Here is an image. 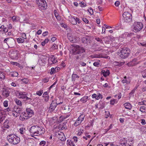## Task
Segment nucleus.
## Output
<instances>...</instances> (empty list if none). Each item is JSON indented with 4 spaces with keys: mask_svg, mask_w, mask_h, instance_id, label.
Masks as SVG:
<instances>
[{
    "mask_svg": "<svg viewBox=\"0 0 146 146\" xmlns=\"http://www.w3.org/2000/svg\"><path fill=\"white\" fill-rule=\"evenodd\" d=\"M7 138L9 143L14 145L18 144L20 141V138L14 134H11L8 135Z\"/></svg>",
    "mask_w": 146,
    "mask_h": 146,
    "instance_id": "1",
    "label": "nucleus"
},
{
    "mask_svg": "<svg viewBox=\"0 0 146 146\" xmlns=\"http://www.w3.org/2000/svg\"><path fill=\"white\" fill-rule=\"evenodd\" d=\"M130 49L127 48H122L119 53L120 57L124 59L127 58L130 54Z\"/></svg>",
    "mask_w": 146,
    "mask_h": 146,
    "instance_id": "2",
    "label": "nucleus"
},
{
    "mask_svg": "<svg viewBox=\"0 0 146 146\" xmlns=\"http://www.w3.org/2000/svg\"><path fill=\"white\" fill-rule=\"evenodd\" d=\"M76 32L69 33L67 34V36L68 39L72 43H76L78 42L80 39L78 37L75 36Z\"/></svg>",
    "mask_w": 146,
    "mask_h": 146,
    "instance_id": "3",
    "label": "nucleus"
},
{
    "mask_svg": "<svg viewBox=\"0 0 146 146\" xmlns=\"http://www.w3.org/2000/svg\"><path fill=\"white\" fill-rule=\"evenodd\" d=\"M36 1L40 10H44L47 7V4L45 0H36Z\"/></svg>",
    "mask_w": 146,
    "mask_h": 146,
    "instance_id": "4",
    "label": "nucleus"
},
{
    "mask_svg": "<svg viewBox=\"0 0 146 146\" xmlns=\"http://www.w3.org/2000/svg\"><path fill=\"white\" fill-rule=\"evenodd\" d=\"M143 25L142 23L140 22H136L133 25V31L137 32L140 31L142 29Z\"/></svg>",
    "mask_w": 146,
    "mask_h": 146,
    "instance_id": "5",
    "label": "nucleus"
},
{
    "mask_svg": "<svg viewBox=\"0 0 146 146\" xmlns=\"http://www.w3.org/2000/svg\"><path fill=\"white\" fill-rule=\"evenodd\" d=\"M123 20L125 22H129L132 20V16L128 12H125L123 14Z\"/></svg>",
    "mask_w": 146,
    "mask_h": 146,
    "instance_id": "6",
    "label": "nucleus"
},
{
    "mask_svg": "<svg viewBox=\"0 0 146 146\" xmlns=\"http://www.w3.org/2000/svg\"><path fill=\"white\" fill-rule=\"evenodd\" d=\"M12 114L13 116L17 117L19 116L20 113L21 112V108L19 107L15 106L13 108Z\"/></svg>",
    "mask_w": 146,
    "mask_h": 146,
    "instance_id": "7",
    "label": "nucleus"
},
{
    "mask_svg": "<svg viewBox=\"0 0 146 146\" xmlns=\"http://www.w3.org/2000/svg\"><path fill=\"white\" fill-rule=\"evenodd\" d=\"M73 51L75 54H79L83 53L85 52V50L83 48L77 45L75 47Z\"/></svg>",
    "mask_w": 146,
    "mask_h": 146,
    "instance_id": "8",
    "label": "nucleus"
},
{
    "mask_svg": "<svg viewBox=\"0 0 146 146\" xmlns=\"http://www.w3.org/2000/svg\"><path fill=\"white\" fill-rule=\"evenodd\" d=\"M29 131L35 136H38L37 126L34 125L31 127Z\"/></svg>",
    "mask_w": 146,
    "mask_h": 146,
    "instance_id": "9",
    "label": "nucleus"
},
{
    "mask_svg": "<svg viewBox=\"0 0 146 146\" xmlns=\"http://www.w3.org/2000/svg\"><path fill=\"white\" fill-rule=\"evenodd\" d=\"M1 91H2V95L5 98H7L9 96L10 92L7 88L4 87L2 88Z\"/></svg>",
    "mask_w": 146,
    "mask_h": 146,
    "instance_id": "10",
    "label": "nucleus"
},
{
    "mask_svg": "<svg viewBox=\"0 0 146 146\" xmlns=\"http://www.w3.org/2000/svg\"><path fill=\"white\" fill-rule=\"evenodd\" d=\"M48 62L50 64L56 63L57 62L56 58L54 55H51L49 57Z\"/></svg>",
    "mask_w": 146,
    "mask_h": 146,
    "instance_id": "11",
    "label": "nucleus"
},
{
    "mask_svg": "<svg viewBox=\"0 0 146 146\" xmlns=\"http://www.w3.org/2000/svg\"><path fill=\"white\" fill-rule=\"evenodd\" d=\"M27 96V94L25 92H20L19 95V96L20 98L26 99V100H31V99L30 98L28 97Z\"/></svg>",
    "mask_w": 146,
    "mask_h": 146,
    "instance_id": "12",
    "label": "nucleus"
},
{
    "mask_svg": "<svg viewBox=\"0 0 146 146\" xmlns=\"http://www.w3.org/2000/svg\"><path fill=\"white\" fill-rule=\"evenodd\" d=\"M90 37L88 36H86L83 37L82 38V43L84 44H88L90 42Z\"/></svg>",
    "mask_w": 146,
    "mask_h": 146,
    "instance_id": "13",
    "label": "nucleus"
},
{
    "mask_svg": "<svg viewBox=\"0 0 146 146\" xmlns=\"http://www.w3.org/2000/svg\"><path fill=\"white\" fill-rule=\"evenodd\" d=\"M127 138L121 139L119 141L118 146H127Z\"/></svg>",
    "mask_w": 146,
    "mask_h": 146,
    "instance_id": "14",
    "label": "nucleus"
},
{
    "mask_svg": "<svg viewBox=\"0 0 146 146\" xmlns=\"http://www.w3.org/2000/svg\"><path fill=\"white\" fill-rule=\"evenodd\" d=\"M38 136L44 134L45 132L44 128L42 127L37 126Z\"/></svg>",
    "mask_w": 146,
    "mask_h": 146,
    "instance_id": "15",
    "label": "nucleus"
},
{
    "mask_svg": "<svg viewBox=\"0 0 146 146\" xmlns=\"http://www.w3.org/2000/svg\"><path fill=\"white\" fill-rule=\"evenodd\" d=\"M57 136L58 138L62 141H64L66 140V137L64 133L61 132L60 131L58 132Z\"/></svg>",
    "mask_w": 146,
    "mask_h": 146,
    "instance_id": "16",
    "label": "nucleus"
},
{
    "mask_svg": "<svg viewBox=\"0 0 146 146\" xmlns=\"http://www.w3.org/2000/svg\"><path fill=\"white\" fill-rule=\"evenodd\" d=\"M131 81L130 77L125 76L124 77L123 79L122 80L121 82L123 84L125 83L126 84H130Z\"/></svg>",
    "mask_w": 146,
    "mask_h": 146,
    "instance_id": "17",
    "label": "nucleus"
},
{
    "mask_svg": "<svg viewBox=\"0 0 146 146\" xmlns=\"http://www.w3.org/2000/svg\"><path fill=\"white\" fill-rule=\"evenodd\" d=\"M57 106V103L55 101H52V103L50 104L49 109L51 111H54Z\"/></svg>",
    "mask_w": 146,
    "mask_h": 146,
    "instance_id": "18",
    "label": "nucleus"
},
{
    "mask_svg": "<svg viewBox=\"0 0 146 146\" xmlns=\"http://www.w3.org/2000/svg\"><path fill=\"white\" fill-rule=\"evenodd\" d=\"M29 118L27 113L25 112L21 114L20 116V119L21 120H24L27 119Z\"/></svg>",
    "mask_w": 146,
    "mask_h": 146,
    "instance_id": "19",
    "label": "nucleus"
},
{
    "mask_svg": "<svg viewBox=\"0 0 146 146\" xmlns=\"http://www.w3.org/2000/svg\"><path fill=\"white\" fill-rule=\"evenodd\" d=\"M26 111V113L29 118L31 117L34 114L33 111L30 108H27Z\"/></svg>",
    "mask_w": 146,
    "mask_h": 146,
    "instance_id": "20",
    "label": "nucleus"
},
{
    "mask_svg": "<svg viewBox=\"0 0 146 146\" xmlns=\"http://www.w3.org/2000/svg\"><path fill=\"white\" fill-rule=\"evenodd\" d=\"M60 68L59 67H57L55 68H52L51 69L50 74H54L56 72H58L60 70Z\"/></svg>",
    "mask_w": 146,
    "mask_h": 146,
    "instance_id": "21",
    "label": "nucleus"
},
{
    "mask_svg": "<svg viewBox=\"0 0 146 146\" xmlns=\"http://www.w3.org/2000/svg\"><path fill=\"white\" fill-rule=\"evenodd\" d=\"M127 146H133V139L131 137H129L127 139Z\"/></svg>",
    "mask_w": 146,
    "mask_h": 146,
    "instance_id": "22",
    "label": "nucleus"
},
{
    "mask_svg": "<svg viewBox=\"0 0 146 146\" xmlns=\"http://www.w3.org/2000/svg\"><path fill=\"white\" fill-rule=\"evenodd\" d=\"M101 72L103 75L105 77H106L108 76L110 73L109 70L106 69L102 70Z\"/></svg>",
    "mask_w": 146,
    "mask_h": 146,
    "instance_id": "23",
    "label": "nucleus"
},
{
    "mask_svg": "<svg viewBox=\"0 0 146 146\" xmlns=\"http://www.w3.org/2000/svg\"><path fill=\"white\" fill-rule=\"evenodd\" d=\"M9 54H11V56H13L14 58L16 57L17 56V52L16 50L14 51L13 50H11L9 52Z\"/></svg>",
    "mask_w": 146,
    "mask_h": 146,
    "instance_id": "24",
    "label": "nucleus"
},
{
    "mask_svg": "<svg viewBox=\"0 0 146 146\" xmlns=\"http://www.w3.org/2000/svg\"><path fill=\"white\" fill-rule=\"evenodd\" d=\"M9 122V121L8 119H7L5 120V122L3 123V127L4 128L8 129L9 128V126L8 124Z\"/></svg>",
    "mask_w": 146,
    "mask_h": 146,
    "instance_id": "25",
    "label": "nucleus"
},
{
    "mask_svg": "<svg viewBox=\"0 0 146 146\" xmlns=\"http://www.w3.org/2000/svg\"><path fill=\"white\" fill-rule=\"evenodd\" d=\"M123 105L126 109H131L132 108V106L130 103H125Z\"/></svg>",
    "mask_w": 146,
    "mask_h": 146,
    "instance_id": "26",
    "label": "nucleus"
},
{
    "mask_svg": "<svg viewBox=\"0 0 146 146\" xmlns=\"http://www.w3.org/2000/svg\"><path fill=\"white\" fill-rule=\"evenodd\" d=\"M70 21L71 23L73 25H76V18L71 17L70 19Z\"/></svg>",
    "mask_w": 146,
    "mask_h": 146,
    "instance_id": "27",
    "label": "nucleus"
},
{
    "mask_svg": "<svg viewBox=\"0 0 146 146\" xmlns=\"http://www.w3.org/2000/svg\"><path fill=\"white\" fill-rule=\"evenodd\" d=\"M78 78H79V77L76 74L73 73L72 75V80L74 82L75 81L76 79Z\"/></svg>",
    "mask_w": 146,
    "mask_h": 146,
    "instance_id": "28",
    "label": "nucleus"
},
{
    "mask_svg": "<svg viewBox=\"0 0 146 146\" xmlns=\"http://www.w3.org/2000/svg\"><path fill=\"white\" fill-rule=\"evenodd\" d=\"M82 121L78 119L74 123V125L76 127L79 125L81 123Z\"/></svg>",
    "mask_w": 146,
    "mask_h": 146,
    "instance_id": "29",
    "label": "nucleus"
},
{
    "mask_svg": "<svg viewBox=\"0 0 146 146\" xmlns=\"http://www.w3.org/2000/svg\"><path fill=\"white\" fill-rule=\"evenodd\" d=\"M140 111L142 112L146 113V107L144 106H141L140 107Z\"/></svg>",
    "mask_w": 146,
    "mask_h": 146,
    "instance_id": "30",
    "label": "nucleus"
},
{
    "mask_svg": "<svg viewBox=\"0 0 146 146\" xmlns=\"http://www.w3.org/2000/svg\"><path fill=\"white\" fill-rule=\"evenodd\" d=\"M88 98V96H84L80 99V101L84 102H86L87 101Z\"/></svg>",
    "mask_w": 146,
    "mask_h": 146,
    "instance_id": "31",
    "label": "nucleus"
},
{
    "mask_svg": "<svg viewBox=\"0 0 146 146\" xmlns=\"http://www.w3.org/2000/svg\"><path fill=\"white\" fill-rule=\"evenodd\" d=\"M85 117V115L84 114H82L79 117L78 119L82 122L84 120Z\"/></svg>",
    "mask_w": 146,
    "mask_h": 146,
    "instance_id": "32",
    "label": "nucleus"
},
{
    "mask_svg": "<svg viewBox=\"0 0 146 146\" xmlns=\"http://www.w3.org/2000/svg\"><path fill=\"white\" fill-rule=\"evenodd\" d=\"M10 75L13 77H17L18 75V73L16 72H13L11 73Z\"/></svg>",
    "mask_w": 146,
    "mask_h": 146,
    "instance_id": "33",
    "label": "nucleus"
},
{
    "mask_svg": "<svg viewBox=\"0 0 146 146\" xmlns=\"http://www.w3.org/2000/svg\"><path fill=\"white\" fill-rule=\"evenodd\" d=\"M15 102L19 106H21L22 104L21 101L18 99H16L15 100Z\"/></svg>",
    "mask_w": 146,
    "mask_h": 146,
    "instance_id": "34",
    "label": "nucleus"
},
{
    "mask_svg": "<svg viewBox=\"0 0 146 146\" xmlns=\"http://www.w3.org/2000/svg\"><path fill=\"white\" fill-rule=\"evenodd\" d=\"M5 78L4 73L2 72H0V79L3 80Z\"/></svg>",
    "mask_w": 146,
    "mask_h": 146,
    "instance_id": "35",
    "label": "nucleus"
},
{
    "mask_svg": "<svg viewBox=\"0 0 146 146\" xmlns=\"http://www.w3.org/2000/svg\"><path fill=\"white\" fill-rule=\"evenodd\" d=\"M49 40L48 38H46V39H45V40H44V41H43L41 42V45L42 46H44L46 43H47L48 42Z\"/></svg>",
    "mask_w": 146,
    "mask_h": 146,
    "instance_id": "36",
    "label": "nucleus"
},
{
    "mask_svg": "<svg viewBox=\"0 0 146 146\" xmlns=\"http://www.w3.org/2000/svg\"><path fill=\"white\" fill-rule=\"evenodd\" d=\"M17 41L19 43H23L24 41V38H19L17 39Z\"/></svg>",
    "mask_w": 146,
    "mask_h": 146,
    "instance_id": "37",
    "label": "nucleus"
},
{
    "mask_svg": "<svg viewBox=\"0 0 146 146\" xmlns=\"http://www.w3.org/2000/svg\"><path fill=\"white\" fill-rule=\"evenodd\" d=\"M93 57L95 58H102V56L101 54H96L93 55Z\"/></svg>",
    "mask_w": 146,
    "mask_h": 146,
    "instance_id": "38",
    "label": "nucleus"
},
{
    "mask_svg": "<svg viewBox=\"0 0 146 146\" xmlns=\"http://www.w3.org/2000/svg\"><path fill=\"white\" fill-rule=\"evenodd\" d=\"M67 143L70 146H74V144L73 141L70 140L69 141L68 140L67 141Z\"/></svg>",
    "mask_w": 146,
    "mask_h": 146,
    "instance_id": "39",
    "label": "nucleus"
},
{
    "mask_svg": "<svg viewBox=\"0 0 146 146\" xmlns=\"http://www.w3.org/2000/svg\"><path fill=\"white\" fill-rule=\"evenodd\" d=\"M39 64L41 65H43L45 64V61L42 59L39 60H38Z\"/></svg>",
    "mask_w": 146,
    "mask_h": 146,
    "instance_id": "40",
    "label": "nucleus"
},
{
    "mask_svg": "<svg viewBox=\"0 0 146 146\" xmlns=\"http://www.w3.org/2000/svg\"><path fill=\"white\" fill-rule=\"evenodd\" d=\"M102 98V95L99 93H98L96 94V100H99L100 98Z\"/></svg>",
    "mask_w": 146,
    "mask_h": 146,
    "instance_id": "41",
    "label": "nucleus"
},
{
    "mask_svg": "<svg viewBox=\"0 0 146 146\" xmlns=\"http://www.w3.org/2000/svg\"><path fill=\"white\" fill-rule=\"evenodd\" d=\"M21 81L25 84L29 82V80L27 78H24V79H21Z\"/></svg>",
    "mask_w": 146,
    "mask_h": 146,
    "instance_id": "42",
    "label": "nucleus"
},
{
    "mask_svg": "<svg viewBox=\"0 0 146 146\" xmlns=\"http://www.w3.org/2000/svg\"><path fill=\"white\" fill-rule=\"evenodd\" d=\"M43 92V90H40L39 91H37L36 92V94L38 96H41Z\"/></svg>",
    "mask_w": 146,
    "mask_h": 146,
    "instance_id": "43",
    "label": "nucleus"
},
{
    "mask_svg": "<svg viewBox=\"0 0 146 146\" xmlns=\"http://www.w3.org/2000/svg\"><path fill=\"white\" fill-rule=\"evenodd\" d=\"M88 11L91 15H92L93 14V10L91 7L88 10Z\"/></svg>",
    "mask_w": 146,
    "mask_h": 146,
    "instance_id": "44",
    "label": "nucleus"
},
{
    "mask_svg": "<svg viewBox=\"0 0 146 146\" xmlns=\"http://www.w3.org/2000/svg\"><path fill=\"white\" fill-rule=\"evenodd\" d=\"M4 119L5 117L1 114V115H0V123H1Z\"/></svg>",
    "mask_w": 146,
    "mask_h": 146,
    "instance_id": "45",
    "label": "nucleus"
},
{
    "mask_svg": "<svg viewBox=\"0 0 146 146\" xmlns=\"http://www.w3.org/2000/svg\"><path fill=\"white\" fill-rule=\"evenodd\" d=\"M10 44L9 45H11V48H13V46L15 44V41L13 40H12L10 41Z\"/></svg>",
    "mask_w": 146,
    "mask_h": 146,
    "instance_id": "46",
    "label": "nucleus"
},
{
    "mask_svg": "<svg viewBox=\"0 0 146 146\" xmlns=\"http://www.w3.org/2000/svg\"><path fill=\"white\" fill-rule=\"evenodd\" d=\"M80 6L81 7H85L86 6V4L84 3V2H82L80 3Z\"/></svg>",
    "mask_w": 146,
    "mask_h": 146,
    "instance_id": "47",
    "label": "nucleus"
},
{
    "mask_svg": "<svg viewBox=\"0 0 146 146\" xmlns=\"http://www.w3.org/2000/svg\"><path fill=\"white\" fill-rule=\"evenodd\" d=\"M25 128H21L19 129V131L20 133L21 134H23L25 133Z\"/></svg>",
    "mask_w": 146,
    "mask_h": 146,
    "instance_id": "48",
    "label": "nucleus"
},
{
    "mask_svg": "<svg viewBox=\"0 0 146 146\" xmlns=\"http://www.w3.org/2000/svg\"><path fill=\"white\" fill-rule=\"evenodd\" d=\"M95 39L97 41L100 42V43H102L103 42L102 40L99 37H96L95 38Z\"/></svg>",
    "mask_w": 146,
    "mask_h": 146,
    "instance_id": "49",
    "label": "nucleus"
},
{
    "mask_svg": "<svg viewBox=\"0 0 146 146\" xmlns=\"http://www.w3.org/2000/svg\"><path fill=\"white\" fill-rule=\"evenodd\" d=\"M49 81V79L48 78H46L42 80V82L44 83H46Z\"/></svg>",
    "mask_w": 146,
    "mask_h": 146,
    "instance_id": "50",
    "label": "nucleus"
},
{
    "mask_svg": "<svg viewBox=\"0 0 146 146\" xmlns=\"http://www.w3.org/2000/svg\"><path fill=\"white\" fill-rule=\"evenodd\" d=\"M51 48L53 50H55L57 49L58 46L56 44H54L52 46Z\"/></svg>",
    "mask_w": 146,
    "mask_h": 146,
    "instance_id": "51",
    "label": "nucleus"
},
{
    "mask_svg": "<svg viewBox=\"0 0 146 146\" xmlns=\"http://www.w3.org/2000/svg\"><path fill=\"white\" fill-rule=\"evenodd\" d=\"M146 102V101L145 100H143L142 102H138V104L140 105H146L145 104Z\"/></svg>",
    "mask_w": 146,
    "mask_h": 146,
    "instance_id": "52",
    "label": "nucleus"
},
{
    "mask_svg": "<svg viewBox=\"0 0 146 146\" xmlns=\"http://www.w3.org/2000/svg\"><path fill=\"white\" fill-rule=\"evenodd\" d=\"M138 146H145V145L143 141H141L138 144Z\"/></svg>",
    "mask_w": 146,
    "mask_h": 146,
    "instance_id": "53",
    "label": "nucleus"
},
{
    "mask_svg": "<svg viewBox=\"0 0 146 146\" xmlns=\"http://www.w3.org/2000/svg\"><path fill=\"white\" fill-rule=\"evenodd\" d=\"M69 116V115H66V116H61L60 117V118H62V120L61 121H62L64 119L67 118Z\"/></svg>",
    "mask_w": 146,
    "mask_h": 146,
    "instance_id": "54",
    "label": "nucleus"
},
{
    "mask_svg": "<svg viewBox=\"0 0 146 146\" xmlns=\"http://www.w3.org/2000/svg\"><path fill=\"white\" fill-rule=\"evenodd\" d=\"M79 64L82 66H86V64L82 61L80 62Z\"/></svg>",
    "mask_w": 146,
    "mask_h": 146,
    "instance_id": "55",
    "label": "nucleus"
},
{
    "mask_svg": "<svg viewBox=\"0 0 146 146\" xmlns=\"http://www.w3.org/2000/svg\"><path fill=\"white\" fill-rule=\"evenodd\" d=\"M46 144V142L44 141H42L40 143V145L42 146H44Z\"/></svg>",
    "mask_w": 146,
    "mask_h": 146,
    "instance_id": "56",
    "label": "nucleus"
},
{
    "mask_svg": "<svg viewBox=\"0 0 146 146\" xmlns=\"http://www.w3.org/2000/svg\"><path fill=\"white\" fill-rule=\"evenodd\" d=\"M3 105L5 107H7L8 106V102L7 101H5L3 102Z\"/></svg>",
    "mask_w": 146,
    "mask_h": 146,
    "instance_id": "57",
    "label": "nucleus"
},
{
    "mask_svg": "<svg viewBox=\"0 0 146 146\" xmlns=\"http://www.w3.org/2000/svg\"><path fill=\"white\" fill-rule=\"evenodd\" d=\"M109 144H110V145L111 146H113V145H114L113 143H104V146H107Z\"/></svg>",
    "mask_w": 146,
    "mask_h": 146,
    "instance_id": "58",
    "label": "nucleus"
},
{
    "mask_svg": "<svg viewBox=\"0 0 146 146\" xmlns=\"http://www.w3.org/2000/svg\"><path fill=\"white\" fill-rule=\"evenodd\" d=\"M120 4V3L118 1H116L114 3L115 5L117 7H118Z\"/></svg>",
    "mask_w": 146,
    "mask_h": 146,
    "instance_id": "59",
    "label": "nucleus"
},
{
    "mask_svg": "<svg viewBox=\"0 0 146 146\" xmlns=\"http://www.w3.org/2000/svg\"><path fill=\"white\" fill-rule=\"evenodd\" d=\"M22 37L24 39H26V35L25 33H22L21 34Z\"/></svg>",
    "mask_w": 146,
    "mask_h": 146,
    "instance_id": "60",
    "label": "nucleus"
},
{
    "mask_svg": "<svg viewBox=\"0 0 146 146\" xmlns=\"http://www.w3.org/2000/svg\"><path fill=\"white\" fill-rule=\"evenodd\" d=\"M28 146H35V144L31 142H29L28 143Z\"/></svg>",
    "mask_w": 146,
    "mask_h": 146,
    "instance_id": "61",
    "label": "nucleus"
},
{
    "mask_svg": "<svg viewBox=\"0 0 146 146\" xmlns=\"http://www.w3.org/2000/svg\"><path fill=\"white\" fill-rule=\"evenodd\" d=\"M100 64L99 63L97 62H95L93 63V65L95 66H98V65Z\"/></svg>",
    "mask_w": 146,
    "mask_h": 146,
    "instance_id": "62",
    "label": "nucleus"
},
{
    "mask_svg": "<svg viewBox=\"0 0 146 146\" xmlns=\"http://www.w3.org/2000/svg\"><path fill=\"white\" fill-rule=\"evenodd\" d=\"M12 19L13 21H17V17L15 16H13Z\"/></svg>",
    "mask_w": 146,
    "mask_h": 146,
    "instance_id": "63",
    "label": "nucleus"
},
{
    "mask_svg": "<svg viewBox=\"0 0 146 146\" xmlns=\"http://www.w3.org/2000/svg\"><path fill=\"white\" fill-rule=\"evenodd\" d=\"M115 102V99H112L110 100V104L111 105H114Z\"/></svg>",
    "mask_w": 146,
    "mask_h": 146,
    "instance_id": "64",
    "label": "nucleus"
}]
</instances>
